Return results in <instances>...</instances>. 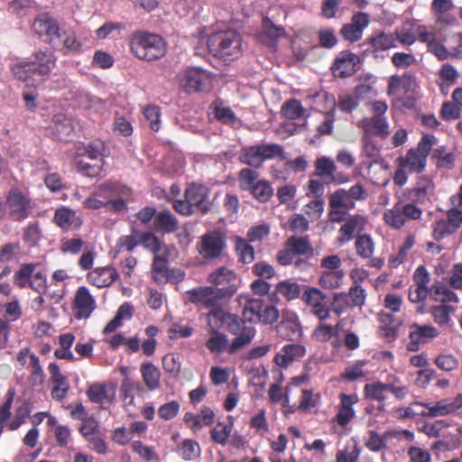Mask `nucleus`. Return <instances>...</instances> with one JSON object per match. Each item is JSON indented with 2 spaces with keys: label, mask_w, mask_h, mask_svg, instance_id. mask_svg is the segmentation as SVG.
Returning <instances> with one entry per match:
<instances>
[{
  "label": "nucleus",
  "mask_w": 462,
  "mask_h": 462,
  "mask_svg": "<svg viewBox=\"0 0 462 462\" xmlns=\"http://www.w3.org/2000/svg\"><path fill=\"white\" fill-rule=\"evenodd\" d=\"M208 310L206 315L208 329H220L224 325L230 334L236 336L232 339L231 352L252 343L256 335L254 326L245 324L237 315L226 311L220 302Z\"/></svg>",
  "instance_id": "1"
},
{
  "label": "nucleus",
  "mask_w": 462,
  "mask_h": 462,
  "mask_svg": "<svg viewBox=\"0 0 462 462\" xmlns=\"http://www.w3.org/2000/svg\"><path fill=\"white\" fill-rule=\"evenodd\" d=\"M31 60H24L12 68L15 79L25 83L27 87H38L49 79L55 67L57 58L51 50L37 51Z\"/></svg>",
  "instance_id": "2"
},
{
  "label": "nucleus",
  "mask_w": 462,
  "mask_h": 462,
  "mask_svg": "<svg viewBox=\"0 0 462 462\" xmlns=\"http://www.w3.org/2000/svg\"><path fill=\"white\" fill-rule=\"evenodd\" d=\"M131 53L137 59L153 61L162 58L167 51L163 38L143 30L134 31L129 37Z\"/></svg>",
  "instance_id": "3"
},
{
  "label": "nucleus",
  "mask_w": 462,
  "mask_h": 462,
  "mask_svg": "<svg viewBox=\"0 0 462 462\" xmlns=\"http://www.w3.org/2000/svg\"><path fill=\"white\" fill-rule=\"evenodd\" d=\"M208 49L225 61L236 60L242 54V37L235 30L216 32L208 39Z\"/></svg>",
  "instance_id": "4"
},
{
  "label": "nucleus",
  "mask_w": 462,
  "mask_h": 462,
  "mask_svg": "<svg viewBox=\"0 0 462 462\" xmlns=\"http://www.w3.org/2000/svg\"><path fill=\"white\" fill-rule=\"evenodd\" d=\"M422 213L420 207L399 198L391 208L384 211L383 220L391 228L399 230L411 221L420 220Z\"/></svg>",
  "instance_id": "5"
},
{
  "label": "nucleus",
  "mask_w": 462,
  "mask_h": 462,
  "mask_svg": "<svg viewBox=\"0 0 462 462\" xmlns=\"http://www.w3.org/2000/svg\"><path fill=\"white\" fill-rule=\"evenodd\" d=\"M372 116L364 117L357 125L364 130L365 134H374L381 138H386L390 134V126L385 116L388 105L385 101L376 100L369 103Z\"/></svg>",
  "instance_id": "6"
},
{
  "label": "nucleus",
  "mask_w": 462,
  "mask_h": 462,
  "mask_svg": "<svg viewBox=\"0 0 462 462\" xmlns=\"http://www.w3.org/2000/svg\"><path fill=\"white\" fill-rule=\"evenodd\" d=\"M226 246V235L220 229H214L203 234L196 244L198 254L206 262L220 259Z\"/></svg>",
  "instance_id": "7"
},
{
  "label": "nucleus",
  "mask_w": 462,
  "mask_h": 462,
  "mask_svg": "<svg viewBox=\"0 0 462 462\" xmlns=\"http://www.w3.org/2000/svg\"><path fill=\"white\" fill-rule=\"evenodd\" d=\"M208 282L216 287V291L223 299L233 297L241 284L238 275L226 266L212 271L208 276Z\"/></svg>",
  "instance_id": "8"
},
{
  "label": "nucleus",
  "mask_w": 462,
  "mask_h": 462,
  "mask_svg": "<svg viewBox=\"0 0 462 462\" xmlns=\"http://www.w3.org/2000/svg\"><path fill=\"white\" fill-rule=\"evenodd\" d=\"M5 211L14 221H22L27 218L32 208V199L18 189H12L6 197Z\"/></svg>",
  "instance_id": "9"
},
{
  "label": "nucleus",
  "mask_w": 462,
  "mask_h": 462,
  "mask_svg": "<svg viewBox=\"0 0 462 462\" xmlns=\"http://www.w3.org/2000/svg\"><path fill=\"white\" fill-rule=\"evenodd\" d=\"M104 152L105 143L101 140H94L89 143L83 156L96 161V163L90 164L81 160L79 162L80 171L89 177L98 176L102 171Z\"/></svg>",
  "instance_id": "10"
},
{
  "label": "nucleus",
  "mask_w": 462,
  "mask_h": 462,
  "mask_svg": "<svg viewBox=\"0 0 462 462\" xmlns=\"http://www.w3.org/2000/svg\"><path fill=\"white\" fill-rule=\"evenodd\" d=\"M34 32L40 36H46L47 41L53 46H59L61 38V29L57 21L49 14L38 15L33 23Z\"/></svg>",
  "instance_id": "11"
},
{
  "label": "nucleus",
  "mask_w": 462,
  "mask_h": 462,
  "mask_svg": "<svg viewBox=\"0 0 462 462\" xmlns=\"http://www.w3.org/2000/svg\"><path fill=\"white\" fill-rule=\"evenodd\" d=\"M439 335V331L432 325H419L414 323L410 326V341L406 348L410 352H417L420 350L421 345L430 342L432 339L438 337Z\"/></svg>",
  "instance_id": "12"
},
{
  "label": "nucleus",
  "mask_w": 462,
  "mask_h": 462,
  "mask_svg": "<svg viewBox=\"0 0 462 462\" xmlns=\"http://www.w3.org/2000/svg\"><path fill=\"white\" fill-rule=\"evenodd\" d=\"M217 292L216 287L200 286L188 291L186 294L189 302L197 305L200 309L208 310L223 300Z\"/></svg>",
  "instance_id": "13"
},
{
  "label": "nucleus",
  "mask_w": 462,
  "mask_h": 462,
  "mask_svg": "<svg viewBox=\"0 0 462 462\" xmlns=\"http://www.w3.org/2000/svg\"><path fill=\"white\" fill-rule=\"evenodd\" d=\"M370 23L369 14L364 12H356L352 15L351 21L343 25L340 30L344 40L355 42L363 37V32Z\"/></svg>",
  "instance_id": "14"
},
{
  "label": "nucleus",
  "mask_w": 462,
  "mask_h": 462,
  "mask_svg": "<svg viewBox=\"0 0 462 462\" xmlns=\"http://www.w3.org/2000/svg\"><path fill=\"white\" fill-rule=\"evenodd\" d=\"M116 385L112 383H96L91 384L87 395L88 399L102 409L108 408L116 398Z\"/></svg>",
  "instance_id": "15"
},
{
  "label": "nucleus",
  "mask_w": 462,
  "mask_h": 462,
  "mask_svg": "<svg viewBox=\"0 0 462 462\" xmlns=\"http://www.w3.org/2000/svg\"><path fill=\"white\" fill-rule=\"evenodd\" d=\"M96 309V300L89 290L80 286L76 291L73 300L74 316L78 319H88Z\"/></svg>",
  "instance_id": "16"
},
{
  "label": "nucleus",
  "mask_w": 462,
  "mask_h": 462,
  "mask_svg": "<svg viewBox=\"0 0 462 462\" xmlns=\"http://www.w3.org/2000/svg\"><path fill=\"white\" fill-rule=\"evenodd\" d=\"M209 190L206 186L190 184L185 190V198L189 199L195 211L206 214L210 208Z\"/></svg>",
  "instance_id": "17"
},
{
  "label": "nucleus",
  "mask_w": 462,
  "mask_h": 462,
  "mask_svg": "<svg viewBox=\"0 0 462 462\" xmlns=\"http://www.w3.org/2000/svg\"><path fill=\"white\" fill-rule=\"evenodd\" d=\"M426 409L428 417L457 414L462 409V393H458L453 400L446 398L434 403H428Z\"/></svg>",
  "instance_id": "18"
},
{
  "label": "nucleus",
  "mask_w": 462,
  "mask_h": 462,
  "mask_svg": "<svg viewBox=\"0 0 462 462\" xmlns=\"http://www.w3.org/2000/svg\"><path fill=\"white\" fill-rule=\"evenodd\" d=\"M356 254L363 259L369 261V265L380 269L384 264V260L380 257H373L375 245L368 235L358 236L355 242Z\"/></svg>",
  "instance_id": "19"
},
{
  "label": "nucleus",
  "mask_w": 462,
  "mask_h": 462,
  "mask_svg": "<svg viewBox=\"0 0 462 462\" xmlns=\"http://www.w3.org/2000/svg\"><path fill=\"white\" fill-rule=\"evenodd\" d=\"M432 191V182L429 179H422L413 188L406 189L402 199L406 202H411L420 207V205L424 204L430 199Z\"/></svg>",
  "instance_id": "20"
},
{
  "label": "nucleus",
  "mask_w": 462,
  "mask_h": 462,
  "mask_svg": "<svg viewBox=\"0 0 462 462\" xmlns=\"http://www.w3.org/2000/svg\"><path fill=\"white\" fill-rule=\"evenodd\" d=\"M209 81V74L199 68H189L185 70L181 86L187 92H197Z\"/></svg>",
  "instance_id": "21"
},
{
  "label": "nucleus",
  "mask_w": 462,
  "mask_h": 462,
  "mask_svg": "<svg viewBox=\"0 0 462 462\" xmlns=\"http://www.w3.org/2000/svg\"><path fill=\"white\" fill-rule=\"evenodd\" d=\"M208 338L207 339L205 346L212 354H221L227 352L229 355H233L240 349H236L231 352L232 342L229 343L227 336L220 332V329H208Z\"/></svg>",
  "instance_id": "22"
},
{
  "label": "nucleus",
  "mask_w": 462,
  "mask_h": 462,
  "mask_svg": "<svg viewBox=\"0 0 462 462\" xmlns=\"http://www.w3.org/2000/svg\"><path fill=\"white\" fill-rule=\"evenodd\" d=\"M75 128L72 118L64 114H57L53 116L50 125L51 134L61 141H68Z\"/></svg>",
  "instance_id": "23"
},
{
  "label": "nucleus",
  "mask_w": 462,
  "mask_h": 462,
  "mask_svg": "<svg viewBox=\"0 0 462 462\" xmlns=\"http://www.w3.org/2000/svg\"><path fill=\"white\" fill-rule=\"evenodd\" d=\"M279 336L287 340H298L302 336V329L299 318L295 314H289L277 326Z\"/></svg>",
  "instance_id": "24"
},
{
  "label": "nucleus",
  "mask_w": 462,
  "mask_h": 462,
  "mask_svg": "<svg viewBox=\"0 0 462 462\" xmlns=\"http://www.w3.org/2000/svg\"><path fill=\"white\" fill-rule=\"evenodd\" d=\"M358 57L351 52H341L335 60L332 66L335 77L346 78L356 71V63Z\"/></svg>",
  "instance_id": "25"
},
{
  "label": "nucleus",
  "mask_w": 462,
  "mask_h": 462,
  "mask_svg": "<svg viewBox=\"0 0 462 462\" xmlns=\"http://www.w3.org/2000/svg\"><path fill=\"white\" fill-rule=\"evenodd\" d=\"M236 301L243 306L242 316L243 320L248 322L258 321L261 310L263 307V301L261 299H250L247 295H239Z\"/></svg>",
  "instance_id": "26"
},
{
  "label": "nucleus",
  "mask_w": 462,
  "mask_h": 462,
  "mask_svg": "<svg viewBox=\"0 0 462 462\" xmlns=\"http://www.w3.org/2000/svg\"><path fill=\"white\" fill-rule=\"evenodd\" d=\"M53 221L64 230L79 229L82 225V220L76 212L66 207L56 209Z\"/></svg>",
  "instance_id": "27"
},
{
  "label": "nucleus",
  "mask_w": 462,
  "mask_h": 462,
  "mask_svg": "<svg viewBox=\"0 0 462 462\" xmlns=\"http://www.w3.org/2000/svg\"><path fill=\"white\" fill-rule=\"evenodd\" d=\"M118 277L117 271L111 266L96 268L88 274V281L94 286H109Z\"/></svg>",
  "instance_id": "28"
},
{
  "label": "nucleus",
  "mask_w": 462,
  "mask_h": 462,
  "mask_svg": "<svg viewBox=\"0 0 462 462\" xmlns=\"http://www.w3.org/2000/svg\"><path fill=\"white\" fill-rule=\"evenodd\" d=\"M282 352L276 355L274 360L279 366L287 367L294 360L302 357L306 348L300 344H288L283 346Z\"/></svg>",
  "instance_id": "29"
},
{
  "label": "nucleus",
  "mask_w": 462,
  "mask_h": 462,
  "mask_svg": "<svg viewBox=\"0 0 462 462\" xmlns=\"http://www.w3.org/2000/svg\"><path fill=\"white\" fill-rule=\"evenodd\" d=\"M365 225V218L360 215L350 216L345 219V223L339 229L340 236L338 242L344 245L351 241L356 230H361Z\"/></svg>",
  "instance_id": "30"
},
{
  "label": "nucleus",
  "mask_w": 462,
  "mask_h": 462,
  "mask_svg": "<svg viewBox=\"0 0 462 462\" xmlns=\"http://www.w3.org/2000/svg\"><path fill=\"white\" fill-rule=\"evenodd\" d=\"M341 403L339 406L338 412L337 414V421L340 426L347 425L355 416V411L353 404L357 402L356 395H347L342 393L340 395Z\"/></svg>",
  "instance_id": "31"
},
{
  "label": "nucleus",
  "mask_w": 462,
  "mask_h": 462,
  "mask_svg": "<svg viewBox=\"0 0 462 462\" xmlns=\"http://www.w3.org/2000/svg\"><path fill=\"white\" fill-rule=\"evenodd\" d=\"M140 372L145 386L150 391H155L161 386V372L152 363L144 362L141 365Z\"/></svg>",
  "instance_id": "32"
},
{
  "label": "nucleus",
  "mask_w": 462,
  "mask_h": 462,
  "mask_svg": "<svg viewBox=\"0 0 462 462\" xmlns=\"http://www.w3.org/2000/svg\"><path fill=\"white\" fill-rule=\"evenodd\" d=\"M362 142L363 149L361 155L371 159V162H362L356 168L357 171H361L362 167L371 169L377 162V159L380 156V149L370 136L364 135Z\"/></svg>",
  "instance_id": "33"
},
{
  "label": "nucleus",
  "mask_w": 462,
  "mask_h": 462,
  "mask_svg": "<svg viewBox=\"0 0 462 462\" xmlns=\"http://www.w3.org/2000/svg\"><path fill=\"white\" fill-rule=\"evenodd\" d=\"M427 158L414 149L408 151L405 158L401 161V167L407 169L411 172H420L424 170Z\"/></svg>",
  "instance_id": "34"
},
{
  "label": "nucleus",
  "mask_w": 462,
  "mask_h": 462,
  "mask_svg": "<svg viewBox=\"0 0 462 462\" xmlns=\"http://www.w3.org/2000/svg\"><path fill=\"white\" fill-rule=\"evenodd\" d=\"M130 195L131 190L127 187L112 183H103L99 185L95 192V196L104 199V201L113 199L118 196Z\"/></svg>",
  "instance_id": "35"
},
{
  "label": "nucleus",
  "mask_w": 462,
  "mask_h": 462,
  "mask_svg": "<svg viewBox=\"0 0 462 462\" xmlns=\"http://www.w3.org/2000/svg\"><path fill=\"white\" fill-rule=\"evenodd\" d=\"M154 227L157 231L172 233L178 228V220L170 211H162L154 217Z\"/></svg>",
  "instance_id": "36"
},
{
  "label": "nucleus",
  "mask_w": 462,
  "mask_h": 462,
  "mask_svg": "<svg viewBox=\"0 0 462 462\" xmlns=\"http://www.w3.org/2000/svg\"><path fill=\"white\" fill-rule=\"evenodd\" d=\"M302 286L292 280H284L276 284L275 291L287 300H293L300 296Z\"/></svg>",
  "instance_id": "37"
},
{
  "label": "nucleus",
  "mask_w": 462,
  "mask_h": 462,
  "mask_svg": "<svg viewBox=\"0 0 462 462\" xmlns=\"http://www.w3.org/2000/svg\"><path fill=\"white\" fill-rule=\"evenodd\" d=\"M283 115L291 120H297L302 117H309L310 112L303 107L297 99H291L285 102L282 107Z\"/></svg>",
  "instance_id": "38"
},
{
  "label": "nucleus",
  "mask_w": 462,
  "mask_h": 462,
  "mask_svg": "<svg viewBox=\"0 0 462 462\" xmlns=\"http://www.w3.org/2000/svg\"><path fill=\"white\" fill-rule=\"evenodd\" d=\"M167 266L168 262L164 256L159 254L154 255L152 264V274L157 283H165L169 280Z\"/></svg>",
  "instance_id": "39"
},
{
  "label": "nucleus",
  "mask_w": 462,
  "mask_h": 462,
  "mask_svg": "<svg viewBox=\"0 0 462 462\" xmlns=\"http://www.w3.org/2000/svg\"><path fill=\"white\" fill-rule=\"evenodd\" d=\"M369 42L374 51H386L397 47L396 37L393 32H379L370 37Z\"/></svg>",
  "instance_id": "40"
},
{
  "label": "nucleus",
  "mask_w": 462,
  "mask_h": 462,
  "mask_svg": "<svg viewBox=\"0 0 462 462\" xmlns=\"http://www.w3.org/2000/svg\"><path fill=\"white\" fill-rule=\"evenodd\" d=\"M344 275L343 271H326L321 273L319 283L326 290L337 289L343 283Z\"/></svg>",
  "instance_id": "41"
},
{
  "label": "nucleus",
  "mask_w": 462,
  "mask_h": 462,
  "mask_svg": "<svg viewBox=\"0 0 462 462\" xmlns=\"http://www.w3.org/2000/svg\"><path fill=\"white\" fill-rule=\"evenodd\" d=\"M178 453L184 460L192 461L200 457L201 449L197 441L184 439L178 448Z\"/></svg>",
  "instance_id": "42"
},
{
  "label": "nucleus",
  "mask_w": 462,
  "mask_h": 462,
  "mask_svg": "<svg viewBox=\"0 0 462 462\" xmlns=\"http://www.w3.org/2000/svg\"><path fill=\"white\" fill-rule=\"evenodd\" d=\"M241 161L252 167L259 168L263 161L259 144L247 146L242 149Z\"/></svg>",
  "instance_id": "43"
},
{
  "label": "nucleus",
  "mask_w": 462,
  "mask_h": 462,
  "mask_svg": "<svg viewBox=\"0 0 462 462\" xmlns=\"http://www.w3.org/2000/svg\"><path fill=\"white\" fill-rule=\"evenodd\" d=\"M37 263H23L14 275V282L20 288L30 287L32 276L36 270Z\"/></svg>",
  "instance_id": "44"
},
{
  "label": "nucleus",
  "mask_w": 462,
  "mask_h": 462,
  "mask_svg": "<svg viewBox=\"0 0 462 462\" xmlns=\"http://www.w3.org/2000/svg\"><path fill=\"white\" fill-rule=\"evenodd\" d=\"M329 208L351 209L355 208V202L350 199L344 189H337L329 195L328 198Z\"/></svg>",
  "instance_id": "45"
},
{
  "label": "nucleus",
  "mask_w": 462,
  "mask_h": 462,
  "mask_svg": "<svg viewBox=\"0 0 462 462\" xmlns=\"http://www.w3.org/2000/svg\"><path fill=\"white\" fill-rule=\"evenodd\" d=\"M364 392L366 398L377 402H383L387 398L386 393L388 392V383H383L381 382H375L367 383L364 388Z\"/></svg>",
  "instance_id": "46"
},
{
  "label": "nucleus",
  "mask_w": 462,
  "mask_h": 462,
  "mask_svg": "<svg viewBox=\"0 0 462 462\" xmlns=\"http://www.w3.org/2000/svg\"><path fill=\"white\" fill-rule=\"evenodd\" d=\"M335 120L333 110L321 114L319 123L316 126V134H314V137L320 138L323 135L332 134Z\"/></svg>",
  "instance_id": "47"
},
{
  "label": "nucleus",
  "mask_w": 462,
  "mask_h": 462,
  "mask_svg": "<svg viewBox=\"0 0 462 462\" xmlns=\"http://www.w3.org/2000/svg\"><path fill=\"white\" fill-rule=\"evenodd\" d=\"M139 245V230L135 227L131 228V234L121 236L116 241L117 252H132Z\"/></svg>",
  "instance_id": "48"
},
{
  "label": "nucleus",
  "mask_w": 462,
  "mask_h": 462,
  "mask_svg": "<svg viewBox=\"0 0 462 462\" xmlns=\"http://www.w3.org/2000/svg\"><path fill=\"white\" fill-rule=\"evenodd\" d=\"M252 195L262 203L267 202L273 195V189L267 180H258L250 190Z\"/></svg>",
  "instance_id": "49"
},
{
  "label": "nucleus",
  "mask_w": 462,
  "mask_h": 462,
  "mask_svg": "<svg viewBox=\"0 0 462 462\" xmlns=\"http://www.w3.org/2000/svg\"><path fill=\"white\" fill-rule=\"evenodd\" d=\"M259 173L252 169L244 168L239 171L238 185L242 190H251L256 184Z\"/></svg>",
  "instance_id": "50"
},
{
  "label": "nucleus",
  "mask_w": 462,
  "mask_h": 462,
  "mask_svg": "<svg viewBox=\"0 0 462 462\" xmlns=\"http://www.w3.org/2000/svg\"><path fill=\"white\" fill-rule=\"evenodd\" d=\"M454 311L455 309L453 307L445 304L434 306L430 310L434 321L440 326L448 325L449 323L450 314Z\"/></svg>",
  "instance_id": "51"
},
{
  "label": "nucleus",
  "mask_w": 462,
  "mask_h": 462,
  "mask_svg": "<svg viewBox=\"0 0 462 462\" xmlns=\"http://www.w3.org/2000/svg\"><path fill=\"white\" fill-rule=\"evenodd\" d=\"M413 77L411 74L405 73L402 76L393 75L389 79L388 94H394L399 88H402L405 90L410 87Z\"/></svg>",
  "instance_id": "52"
},
{
  "label": "nucleus",
  "mask_w": 462,
  "mask_h": 462,
  "mask_svg": "<svg viewBox=\"0 0 462 462\" xmlns=\"http://www.w3.org/2000/svg\"><path fill=\"white\" fill-rule=\"evenodd\" d=\"M317 175L322 178L333 177L337 170L335 162L326 156L319 158L315 162Z\"/></svg>",
  "instance_id": "53"
},
{
  "label": "nucleus",
  "mask_w": 462,
  "mask_h": 462,
  "mask_svg": "<svg viewBox=\"0 0 462 462\" xmlns=\"http://www.w3.org/2000/svg\"><path fill=\"white\" fill-rule=\"evenodd\" d=\"M30 365L32 367L30 382L32 385L42 384L44 382L45 374L40 365L39 357L33 353L30 355Z\"/></svg>",
  "instance_id": "54"
},
{
  "label": "nucleus",
  "mask_w": 462,
  "mask_h": 462,
  "mask_svg": "<svg viewBox=\"0 0 462 462\" xmlns=\"http://www.w3.org/2000/svg\"><path fill=\"white\" fill-rule=\"evenodd\" d=\"M263 161L272 160L277 157L285 159V153L282 146L278 143H262L259 144Z\"/></svg>",
  "instance_id": "55"
},
{
  "label": "nucleus",
  "mask_w": 462,
  "mask_h": 462,
  "mask_svg": "<svg viewBox=\"0 0 462 462\" xmlns=\"http://www.w3.org/2000/svg\"><path fill=\"white\" fill-rule=\"evenodd\" d=\"M288 246L291 249L295 255H304L311 253L312 251V247L307 236L290 238L288 241Z\"/></svg>",
  "instance_id": "56"
},
{
  "label": "nucleus",
  "mask_w": 462,
  "mask_h": 462,
  "mask_svg": "<svg viewBox=\"0 0 462 462\" xmlns=\"http://www.w3.org/2000/svg\"><path fill=\"white\" fill-rule=\"evenodd\" d=\"M393 33L396 37V42H398L404 46H411L417 41L415 31H413L411 26L403 25L397 27Z\"/></svg>",
  "instance_id": "57"
},
{
  "label": "nucleus",
  "mask_w": 462,
  "mask_h": 462,
  "mask_svg": "<svg viewBox=\"0 0 462 462\" xmlns=\"http://www.w3.org/2000/svg\"><path fill=\"white\" fill-rule=\"evenodd\" d=\"M236 249L239 252L240 261L244 263H250L254 261V249L245 239L236 237Z\"/></svg>",
  "instance_id": "58"
},
{
  "label": "nucleus",
  "mask_w": 462,
  "mask_h": 462,
  "mask_svg": "<svg viewBox=\"0 0 462 462\" xmlns=\"http://www.w3.org/2000/svg\"><path fill=\"white\" fill-rule=\"evenodd\" d=\"M162 367L164 371L176 377L181 370L180 357L174 354H168L162 358Z\"/></svg>",
  "instance_id": "59"
},
{
  "label": "nucleus",
  "mask_w": 462,
  "mask_h": 462,
  "mask_svg": "<svg viewBox=\"0 0 462 462\" xmlns=\"http://www.w3.org/2000/svg\"><path fill=\"white\" fill-rule=\"evenodd\" d=\"M455 232V229L446 221L445 218H441L432 225V236L436 240H441Z\"/></svg>",
  "instance_id": "60"
},
{
  "label": "nucleus",
  "mask_w": 462,
  "mask_h": 462,
  "mask_svg": "<svg viewBox=\"0 0 462 462\" xmlns=\"http://www.w3.org/2000/svg\"><path fill=\"white\" fill-rule=\"evenodd\" d=\"M139 244L152 253H157L161 249L159 239L150 232L139 230Z\"/></svg>",
  "instance_id": "61"
},
{
  "label": "nucleus",
  "mask_w": 462,
  "mask_h": 462,
  "mask_svg": "<svg viewBox=\"0 0 462 462\" xmlns=\"http://www.w3.org/2000/svg\"><path fill=\"white\" fill-rule=\"evenodd\" d=\"M215 116L224 124H234L237 121V117L233 110L223 103L216 105Z\"/></svg>",
  "instance_id": "62"
},
{
  "label": "nucleus",
  "mask_w": 462,
  "mask_h": 462,
  "mask_svg": "<svg viewBox=\"0 0 462 462\" xmlns=\"http://www.w3.org/2000/svg\"><path fill=\"white\" fill-rule=\"evenodd\" d=\"M434 300L441 302H457V295L445 286H434L433 288Z\"/></svg>",
  "instance_id": "63"
},
{
  "label": "nucleus",
  "mask_w": 462,
  "mask_h": 462,
  "mask_svg": "<svg viewBox=\"0 0 462 462\" xmlns=\"http://www.w3.org/2000/svg\"><path fill=\"white\" fill-rule=\"evenodd\" d=\"M324 204L321 199H313L304 206L303 211L312 219H319L324 211Z\"/></svg>",
  "instance_id": "64"
}]
</instances>
